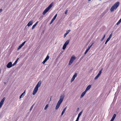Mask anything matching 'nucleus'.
<instances>
[{
	"label": "nucleus",
	"instance_id": "1",
	"mask_svg": "<svg viewBox=\"0 0 121 121\" xmlns=\"http://www.w3.org/2000/svg\"><path fill=\"white\" fill-rule=\"evenodd\" d=\"M120 3L119 2H116L111 8L110 10L111 12H113L114 9H116L119 5Z\"/></svg>",
	"mask_w": 121,
	"mask_h": 121
},
{
	"label": "nucleus",
	"instance_id": "2",
	"mask_svg": "<svg viewBox=\"0 0 121 121\" xmlns=\"http://www.w3.org/2000/svg\"><path fill=\"white\" fill-rule=\"evenodd\" d=\"M54 3L52 2L51 4L43 11V15H45L51 8L53 5Z\"/></svg>",
	"mask_w": 121,
	"mask_h": 121
},
{
	"label": "nucleus",
	"instance_id": "3",
	"mask_svg": "<svg viewBox=\"0 0 121 121\" xmlns=\"http://www.w3.org/2000/svg\"><path fill=\"white\" fill-rule=\"evenodd\" d=\"M75 59L76 57L75 56H72L70 60L68 63V65H70Z\"/></svg>",
	"mask_w": 121,
	"mask_h": 121
},
{
	"label": "nucleus",
	"instance_id": "4",
	"mask_svg": "<svg viewBox=\"0 0 121 121\" xmlns=\"http://www.w3.org/2000/svg\"><path fill=\"white\" fill-rule=\"evenodd\" d=\"M65 96L64 94L61 95L60 97V99L58 102L61 103L64 100Z\"/></svg>",
	"mask_w": 121,
	"mask_h": 121
},
{
	"label": "nucleus",
	"instance_id": "5",
	"mask_svg": "<svg viewBox=\"0 0 121 121\" xmlns=\"http://www.w3.org/2000/svg\"><path fill=\"white\" fill-rule=\"evenodd\" d=\"M38 88L37 86H35L33 92V95H35L37 93L38 90Z\"/></svg>",
	"mask_w": 121,
	"mask_h": 121
},
{
	"label": "nucleus",
	"instance_id": "6",
	"mask_svg": "<svg viewBox=\"0 0 121 121\" xmlns=\"http://www.w3.org/2000/svg\"><path fill=\"white\" fill-rule=\"evenodd\" d=\"M49 58V56L48 55L45 58L44 60H43V62H42V63L43 64H44L48 60Z\"/></svg>",
	"mask_w": 121,
	"mask_h": 121
},
{
	"label": "nucleus",
	"instance_id": "7",
	"mask_svg": "<svg viewBox=\"0 0 121 121\" xmlns=\"http://www.w3.org/2000/svg\"><path fill=\"white\" fill-rule=\"evenodd\" d=\"M5 99V98L4 97L2 99V100H1L0 102V108L2 106Z\"/></svg>",
	"mask_w": 121,
	"mask_h": 121
},
{
	"label": "nucleus",
	"instance_id": "8",
	"mask_svg": "<svg viewBox=\"0 0 121 121\" xmlns=\"http://www.w3.org/2000/svg\"><path fill=\"white\" fill-rule=\"evenodd\" d=\"M7 67L8 68H10L12 67V64L11 62H9L6 65Z\"/></svg>",
	"mask_w": 121,
	"mask_h": 121
},
{
	"label": "nucleus",
	"instance_id": "9",
	"mask_svg": "<svg viewBox=\"0 0 121 121\" xmlns=\"http://www.w3.org/2000/svg\"><path fill=\"white\" fill-rule=\"evenodd\" d=\"M26 42V41H24L22 44H21L20 46H18L17 48V50H19L25 44Z\"/></svg>",
	"mask_w": 121,
	"mask_h": 121
},
{
	"label": "nucleus",
	"instance_id": "10",
	"mask_svg": "<svg viewBox=\"0 0 121 121\" xmlns=\"http://www.w3.org/2000/svg\"><path fill=\"white\" fill-rule=\"evenodd\" d=\"M57 14H56L55 16H54V17H53V18L52 19V20L51 21L50 23V24H51L52 22H53V21L55 20V19L56 18L57 16Z\"/></svg>",
	"mask_w": 121,
	"mask_h": 121
},
{
	"label": "nucleus",
	"instance_id": "11",
	"mask_svg": "<svg viewBox=\"0 0 121 121\" xmlns=\"http://www.w3.org/2000/svg\"><path fill=\"white\" fill-rule=\"evenodd\" d=\"M61 104V103L59 102H58L55 107V109L56 110H57L58 109Z\"/></svg>",
	"mask_w": 121,
	"mask_h": 121
},
{
	"label": "nucleus",
	"instance_id": "12",
	"mask_svg": "<svg viewBox=\"0 0 121 121\" xmlns=\"http://www.w3.org/2000/svg\"><path fill=\"white\" fill-rule=\"evenodd\" d=\"M82 110L78 114V117H77V119L75 121H78L79 118L81 116V115L82 114Z\"/></svg>",
	"mask_w": 121,
	"mask_h": 121
},
{
	"label": "nucleus",
	"instance_id": "13",
	"mask_svg": "<svg viewBox=\"0 0 121 121\" xmlns=\"http://www.w3.org/2000/svg\"><path fill=\"white\" fill-rule=\"evenodd\" d=\"M33 23V21H29L27 25V26H29L31 25Z\"/></svg>",
	"mask_w": 121,
	"mask_h": 121
},
{
	"label": "nucleus",
	"instance_id": "14",
	"mask_svg": "<svg viewBox=\"0 0 121 121\" xmlns=\"http://www.w3.org/2000/svg\"><path fill=\"white\" fill-rule=\"evenodd\" d=\"M91 85H89L86 88L85 91L86 92H87L90 89L91 87Z\"/></svg>",
	"mask_w": 121,
	"mask_h": 121
},
{
	"label": "nucleus",
	"instance_id": "15",
	"mask_svg": "<svg viewBox=\"0 0 121 121\" xmlns=\"http://www.w3.org/2000/svg\"><path fill=\"white\" fill-rule=\"evenodd\" d=\"M41 81H39L38 82V83L36 86H37V87H39L40 85H41Z\"/></svg>",
	"mask_w": 121,
	"mask_h": 121
},
{
	"label": "nucleus",
	"instance_id": "16",
	"mask_svg": "<svg viewBox=\"0 0 121 121\" xmlns=\"http://www.w3.org/2000/svg\"><path fill=\"white\" fill-rule=\"evenodd\" d=\"M86 92L85 91L84 92H83L82 94H81L80 98H82V97H83V96H84V95L86 93Z\"/></svg>",
	"mask_w": 121,
	"mask_h": 121
},
{
	"label": "nucleus",
	"instance_id": "17",
	"mask_svg": "<svg viewBox=\"0 0 121 121\" xmlns=\"http://www.w3.org/2000/svg\"><path fill=\"white\" fill-rule=\"evenodd\" d=\"M25 91L24 92H23V93H22L21 94V95H20V97H19L20 99L22 98H23L24 97V96L25 94Z\"/></svg>",
	"mask_w": 121,
	"mask_h": 121
},
{
	"label": "nucleus",
	"instance_id": "18",
	"mask_svg": "<svg viewBox=\"0 0 121 121\" xmlns=\"http://www.w3.org/2000/svg\"><path fill=\"white\" fill-rule=\"evenodd\" d=\"M38 22V21H37L34 25L32 26V29L33 30L35 28V27L37 25Z\"/></svg>",
	"mask_w": 121,
	"mask_h": 121
},
{
	"label": "nucleus",
	"instance_id": "19",
	"mask_svg": "<svg viewBox=\"0 0 121 121\" xmlns=\"http://www.w3.org/2000/svg\"><path fill=\"white\" fill-rule=\"evenodd\" d=\"M77 76H73L72 78L71 79L70 82L72 83L74 80L75 78Z\"/></svg>",
	"mask_w": 121,
	"mask_h": 121
},
{
	"label": "nucleus",
	"instance_id": "20",
	"mask_svg": "<svg viewBox=\"0 0 121 121\" xmlns=\"http://www.w3.org/2000/svg\"><path fill=\"white\" fill-rule=\"evenodd\" d=\"M107 11L106 10H105L101 14L102 17H103L104 15H105L106 13H107Z\"/></svg>",
	"mask_w": 121,
	"mask_h": 121
},
{
	"label": "nucleus",
	"instance_id": "21",
	"mask_svg": "<svg viewBox=\"0 0 121 121\" xmlns=\"http://www.w3.org/2000/svg\"><path fill=\"white\" fill-rule=\"evenodd\" d=\"M116 115L115 114H114L113 115L111 119L112 120H114V119H115L116 117Z\"/></svg>",
	"mask_w": 121,
	"mask_h": 121
},
{
	"label": "nucleus",
	"instance_id": "22",
	"mask_svg": "<svg viewBox=\"0 0 121 121\" xmlns=\"http://www.w3.org/2000/svg\"><path fill=\"white\" fill-rule=\"evenodd\" d=\"M67 46V45H66V44H64L63 47L62 49L64 50L66 48Z\"/></svg>",
	"mask_w": 121,
	"mask_h": 121
},
{
	"label": "nucleus",
	"instance_id": "23",
	"mask_svg": "<svg viewBox=\"0 0 121 121\" xmlns=\"http://www.w3.org/2000/svg\"><path fill=\"white\" fill-rule=\"evenodd\" d=\"M67 46V45H66V44H64L63 47L62 49L64 50L66 48Z\"/></svg>",
	"mask_w": 121,
	"mask_h": 121
},
{
	"label": "nucleus",
	"instance_id": "24",
	"mask_svg": "<svg viewBox=\"0 0 121 121\" xmlns=\"http://www.w3.org/2000/svg\"><path fill=\"white\" fill-rule=\"evenodd\" d=\"M69 40H68L66 42H65L64 44H66V45H67L69 43Z\"/></svg>",
	"mask_w": 121,
	"mask_h": 121
},
{
	"label": "nucleus",
	"instance_id": "25",
	"mask_svg": "<svg viewBox=\"0 0 121 121\" xmlns=\"http://www.w3.org/2000/svg\"><path fill=\"white\" fill-rule=\"evenodd\" d=\"M48 104H47L44 108V109L45 110H46L48 107Z\"/></svg>",
	"mask_w": 121,
	"mask_h": 121
},
{
	"label": "nucleus",
	"instance_id": "26",
	"mask_svg": "<svg viewBox=\"0 0 121 121\" xmlns=\"http://www.w3.org/2000/svg\"><path fill=\"white\" fill-rule=\"evenodd\" d=\"M105 34L104 36L101 39V41H102L104 39L105 37Z\"/></svg>",
	"mask_w": 121,
	"mask_h": 121
},
{
	"label": "nucleus",
	"instance_id": "27",
	"mask_svg": "<svg viewBox=\"0 0 121 121\" xmlns=\"http://www.w3.org/2000/svg\"><path fill=\"white\" fill-rule=\"evenodd\" d=\"M34 105V104H33L31 107L30 108V111H31L32 110Z\"/></svg>",
	"mask_w": 121,
	"mask_h": 121
},
{
	"label": "nucleus",
	"instance_id": "28",
	"mask_svg": "<svg viewBox=\"0 0 121 121\" xmlns=\"http://www.w3.org/2000/svg\"><path fill=\"white\" fill-rule=\"evenodd\" d=\"M102 72L101 70L99 71V73L97 75V76H100V75Z\"/></svg>",
	"mask_w": 121,
	"mask_h": 121
},
{
	"label": "nucleus",
	"instance_id": "29",
	"mask_svg": "<svg viewBox=\"0 0 121 121\" xmlns=\"http://www.w3.org/2000/svg\"><path fill=\"white\" fill-rule=\"evenodd\" d=\"M121 22L120 21H118L117 22L116 25H118Z\"/></svg>",
	"mask_w": 121,
	"mask_h": 121
},
{
	"label": "nucleus",
	"instance_id": "30",
	"mask_svg": "<svg viewBox=\"0 0 121 121\" xmlns=\"http://www.w3.org/2000/svg\"><path fill=\"white\" fill-rule=\"evenodd\" d=\"M70 31V30H69L66 31V33L68 34Z\"/></svg>",
	"mask_w": 121,
	"mask_h": 121
},
{
	"label": "nucleus",
	"instance_id": "31",
	"mask_svg": "<svg viewBox=\"0 0 121 121\" xmlns=\"http://www.w3.org/2000/svg\"><path fill=\"white\" fill-rule=\"evenodd\" d=\"M19 58H17V59H16V61L14 62L15 63H16V64H17V61H18V60H19Z\"/></svg>",
	"mask_w": 121,
	"mask_h": 121
},
{
	"label": "nucleus",
	"instance_id": "32",
	"mask_svg": "<svg viewBox=\"0 0 121 121\" xmlns=\"http://www.w3.org/2000/svg\"><path fill=\"white\" fill-rule=\"evenodd\" d=\"M93 44V43H92V44L90 46L88 47V48L90 49V48H91V47L92 45Z\"/></svg>",
	"mask_w": 121,
	"mask_h": 121
},
{
	"label": "nucleus",
	"instance_id": "33",
	"mask_svg": "<svg viewBox=\"0 0 121 121\" xmlns=\"http://www.w3.org/2000/svg\"><path fill=\"white\" fill-rule=\"evenodd\" d=\"M99 77V76H96V77H95V78H94L95 80H96L97 79L98 77Z\"/></svg>",
	"mask_w": 121,
	"mask_h": 121
},
{
	"label": "nucleus",
	"instance_id": "34",
	"mask_svg": "<svg viewBox=\"0 0 121 121\" xmlns=\"http://www.w3.org/2000/svg\"><path fill=\"white\" fill-rule=\"evenodd\" d=\"M109 40H108H108L107 39V40H106V41H105V44H107V43L109 41Z\"/></svg>",
	"mask_w": 121,
	"mask_h": 121
},
{
	"label": "nucleus",
	"instance_id": "35",
	"mask_svg": "<svg viewBox=\"0 0 121 121\" xmlns=\"http://www.w3.org/2000/svg\"><path fill=\"white\" fill-rule=\"evenodd\" d=\"M67 35V34L66 33H65L64 36V37L65 38V37Z\"/></svg>",
	"mask_w": 121,
	"mask_h": 121
},
{
	"label": "nucleus",
	"instance_id": "36",
	"mask_svg": "<svg viewBox=\"0 0 121 121\" xmlns=\"http://www.w3.org/2000/svg\"><path fill=\"white\" fill-rule=\"evenodd\" d=\"M65 112L64 111H63L61 114V116H62L64 113Z\"/></svg>",
	"mask_w": 121,
	"mask_h": 121
},
{
	"label": "nucleus",
	"instance_id": "37",
	"mask_svg": "<svg viewBox=\"0 0 121 121\" xmlns=\"http://www.w3.org/2000/svg\"><path fill=\"white\" fill-rule=\"evenodd\" d=\"M16 64L14 62V63L12 64V66H14Z\"/></svg>",
	"mask_w": 121,
	"mask_h": 121
},
{
	"label": "nucleus",
	"instance_id": "38",
	"mask_svg": "<svg viewBox=\"0 0 121 121\" xmlns=\"http://www.w3.org/2000/svg\"><path fill=\"white\" fill-rule=\"evenodd\" d=\"M88 51L86 50L84 53V54H86Z\"/></svg>",
	"mask_w": 121,
	"mask_h": 121
},
{
	"label": "nucleus",
	"instance_id": "39",
	"mask_svg": "<svg viewBox=\"0 0 121 121\" xmlns=\"http://www.w3.org/2000/svg\"><path fill=\"white\" fill-rule=\"evenodd\" d=\"M68 10L67 9L66 11H65V14H66L67 13V12H68Z\"/></svg>",
	"mask_w": 121,
	"mask_h": 121
},
{
	"label": "nucleus",
	"instance_id": "40",
	"mask_svg": "<svg viewBox=\"0 0 121 121\" xmlns=\"http://www.w3.org/2000/svg\"><path fill=\"white\" fill-rule=\"evenodd\" d=\"M112 33L109 36V37H110V38H111V37L112 36Z\"/></svg>",
	"mask_w": 121,
	"mask_h": 121
},
{
	"label": "nucleus",
	"instance_id": "41",
	"mask_svg": "<svg viewBox=\"0 0 121 121\" xmlns=\"http://www.w3.org/2000/svg\"><path fill=\"white\" fill-rule=\"evenodd\" d=\"M67 108V107H66L65 108L63 109V111H64L65 112V111L66 109Z\"/></svg>",
	"mask_w": 121,
	"mask_h": 121
},
{
	"label": "nucleus",
	"instance_id": "42",
	"mask_svg": "<svg viewBox=\"0 0 121 121\" xmlns=\"http://www.w3.org/2000/svg\"><path fill=\"white\" fill-rule=\"evenodd\" d=\"M2 10H3V9H0V13L1 12H2Z\"/></svg>",
	"mask_w": 121,
	"mask_h": 121
},
{
	"label": "nucleus",
	"instance_id": "43",
	"mask_svg": "<svg viewBox=\"0 0 121 121\" xmlns=\"http://www.w3.org/2000/svg\"><path fill=\"white\" fill-rule=\"evenodd\" d=\"M77 73H75V74L73 75V76H77Z\"/></svg>",
	"mask_w": 121,
	"mask_h": 121
},
{
	"label": "nucleus",
	"instance_id": "44",
	"mask_svg": "<svg viewBox=\"0 0 121 121\" xmlns=\"http://www.w3.org/2000/svg\"><path fill=\"white\" fill-rule=\"evenodd\" d=\"M111 38H110V37H109L107 39L108 40H108H110V39Z\"/></svg>",
	"mask_w": 121,
	"mask_h": 121
},
{
	"label": "nucleus",
	"instance_id": "45",
	"mask_svg": "<svg viewBox=\"0 0 121 121\" xmlns=\"http://www.w3.org/2000/svg\"><path fill=\"white\" fill-rule=\"evenodd\" d=\"M89 49H90L88 48L86 50L88 51Z\"/></svg>",
	"mask_w": 121,
	"mask_h": 121
},
{
	"label": "nucleus",
	"instance_id": "46",
	"mask_svg": "<svg viewBox=\"0 0 121 121\" xmlns=\"http://www.w3.org/2000/svg\"><path fill=\"white\" fill-rule=\"evenodd\" d=\"M114 120H112V119H111V120L110 121H113Z\"/></svg>",
	"mask_w": 121,
	"mask_h": 121
},
{
	"label": "nucleus",
	"instance_id": "47",
	"mask_svg": "<svg viewBox=\"0 0 121 121\" xmlns=\"http://www.w3.org/2000/svg\"><path fill=\"white\" fill-rule=\"evenodd\" d=\"M4 83L5 84H6V83L4 82Z\"/></svg>",
	"mask_w": 121,
	"mask_h": 121
},
{
	"label": "nucleus",
	"instance_id": "48",
	"mask_svg": "<svg viewBox=\"0 0 121 121\" xmlns=\"http://www.w3.org/2000/svg\"><path fill=\"white\" fill-rule=\"evenodd\" d=\"M91 0H89L88 1V2L90 1Z\"/></svg>",
	"mask_w": 121,
	"mask_h": 121
},
{
	"label": "nucleus",
	"instance_id": "49",
	"mask_svg": "<svg viewBox=\"0 0 121 121\" xmlns=\"http://www.w3.org/2000/svg\"><path fill=\"white\" fill-rule=\"evenodd\" d=\"M82 57H81V59H82Z\"/></svg>",
	"mask_w": 121,
	"mask_h": 121
},
{
	"label": "nucleus",
	"instance_id": "50",
	"mask_svg": "<svg viewBox=\"0 0 121 121\" xmlns=\"http://www.w3.org/2000/svg\"><path fill=\"white\" fill-rule=\"evenodd\" d=\"M78 109H79V108H78Z\"/></svg>",
	"mask_w": 121,
	"mask_h": 121
}]
</instances>
